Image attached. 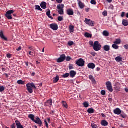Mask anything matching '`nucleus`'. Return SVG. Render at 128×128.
<instances>
[{"instance_id": "1", "label": "nucleus", "mask_w": 128, "mask_h": 128, "mask_svg": "<svg viewBox=\"0 0 128 128\" xmlns=\"http://www.w3.org/2000/svg\"><path fill=\"white\" fill-rule=\"evenodd\" d=\"M26 88H27V90L29 92V94H32L34 92V89L36 90V85L34 84H26Z\"/></svg>"}, {"instance_id": "2", "label": "nucleus", "mask_w": 128, "mask_h": 128, "mask_svg": "<svg viewBox=\"0 0 128 128\" xmlns=\"http://www.w3.org/2000/svg\"><path fill=\"white\" fill-rule=\"evenodd\" d=\"M94 50L96 52H98L99 50H102V45L100 44V42H98L96 41L94 42Z\"/></svg>"}, {"instance_id": "3", "label": "nucleus", "mask_w": 128, "mask_h": 128, "mask_svg": "<svg viewBox=\"0 0 128 128\" xmlns=\"http://www.w3.org/2000/svg\"><path fill=\"white\" fill-rule=\"evenodd\" d=\"M57 8L58 10V12L60 14L61 16L64 14V4H58L57 6Z\"/></svg>"}, {"instance_id": "4", "label": "nucleus", "mask_w": 128, "mask_h": 128, "mask_svg": "<svg viewBox=\"0 0 128 128\" xmlns=\"http://www.w3.org/2000/svg\"><path fill=\"white\" fill-rule=\"evenodd\" d=\"M86 63V62L82 58H80L76 62V64L78 66H84V64Z\"/></svg>"}, {"instance_id": "5", "label": "nucleus", "mask_w": 128, "mask_h": 128, "mask_svg": "<svg viewBox=\"0 0 128 128\" xmlns=\"http://www.w3.org/2000/svg\"><path fill=\"white\" fill-rule=\"evenodd\" d=\"M106 86L107 90L110 92H114V89H112V84L110 82H106Z\"/></svg>"}, {"instance_id": "6", "label": "nucleus", "mask_w": 128, "mask_h": 128, "mask_svg": "<svg viewBox=\"0 0 128 128\" xmlns=\"http://www.w3.org/2000/svg\"><path fill=\"white\" fill-rule=\"evenodd\" d=\"M84 22L86 24H88V26H94L96 24L94 21L88 18L85 19Z\"/></svg>"}, {"instance_id": "7", "label": "nucleus", "mask_w": 128, "mask_h": 128, "mask_svg": "<svg viewBox=\"0 0 128 128\" xmlns=\"http://www.w3.org/2000/svg\"><path fill=\"white\" fill-rule=\"evenodd\" d=\"M14 13V11L12 10H9L6 12V16L8 20H12V14Z\"/></svg>"}, {"instance_id": "8", "label": "nucleus", "mask_w": 128, "mask_h": 128, "mask_svg": "<svg viewBox=\"0 0 128 128\" xmlns=\"http://www.w3.org/2000/svg\"><path fill=\"white\" fill-rule=\"evenodd\" d=\"M66 54H62L60 56V58L57 60V62H64V60H66Z\"/></svg>"}, {"instance_id": "9", "label": "nucleus", "mask_w": 128, "mask_h": 128, "mask_svg": "<svg viewBox=\"0 0 128 128\" xmlns=\"http://www.w3.org/2000/svg\"><path fill=\"white\" fill-rule=\"evenodd\" d=\"M34 122H35V124H38L40 126H42V122L40 118L38 116L36 118V120L34 121Z\"/></svg>"}, {"instance_id": "10", "label": "nucleus", "mask_w": 128, "mask_h": 128, "mask_svg": "<svg viewBox=\"0 0 128 128\" xmlns=\"http://www.w3.org/2000/svg\"><path fill=\"white\" fill-rule=\"evenodd\" d=\"M50 28L53 30H58V26L56 24H50Z\"/></svg>"}, {"instance_id": "11", "label": "nucleus", "mask_w": 128, "mask_h": 128, "mask_svg": "<svg viewBox=\"0 0 128 128\" xmlns=\"http://www.w3.org/2000/svg\"><path fill=\"white\" fill-rule=\"evenodd\" d=\"M0 38L2 40H5V42H8V38L6 36H4V32L1 30L0 32Z\"/></svg>"}, {"instance_id": "12", "label": "nucleus", "mask_w": 128, "mask_h": 128, "mask_svg": "<svg viewBox=\"0 0 128 128\" xmlns=\"http://www.w3.org/2000/svg\"><path fill=\"white\" fill-rule=\"evenodd\" d=\"M66 12L68 16H74V10L72 8L68 9Z\"/></svg>"}, {"instance_id": "13", "label": "nucleus", "mask_w": 128, "mask_h": 128, "mask_svg": "<svg viewBox=\"0 0 128 128\" xmlns=\"http://www.w3.org/2000/svg\"><path fill=\"white\" fill-rule=\"evenodd\" d=\"M45 106H52V100H48L44 104Z\"/></svg>"}, {"instance_id": "14", "label": "nucleus", "mask_w": 128, "mask_h": 128, "mask_svg": "<svg viewBox=\"0 0 128 128\" xmlns=\"http://www.w3.org/2000/svg\"><path fill=\"white\" fill-rule=\"evenodd\" d=\"M114 112L115 114H118V116H120L122 114V110L119 108H116L114 110Z\"/></svg>"}, {"instance_id": "15", "label": "nucleus", "mask_w": 128, "mask_h": 128, "mask_svg": "<svg viewBox=\"0 0 128 128\" xmlns=\"http://www.w3.org/2000/svg\"><path fill=\"white\" fill-rule=\"evenodd\" d=\"M88 68L91 70H94L96 68V64L94 63H90L88 64Z\"/></svg>"}, {"instance_id": "16", "label": "nucleus", "mask_w": 128, "mask_h": 128, "mask_svg": "<svg viewBox=\"0 0 128 128\" xmlns=\"http://www.w3.org/2000/svg\"><path fill=\"white\" fill-rule=\"evenodd\" d=\"M69 74H70V78H74L76 76V72L74 70H71Z\"/></svg>"}, {"instance_id": "17", "label": "nucleus", "mask_w": 128, "mask_h": 128, "mask_svg": "<svg viewBox=\"0 0 128 128\" xmlns=\"http://www.w3.org/2000/svg\"><path fill=\"white\" fill-rule=\"evenodd\" d=\"M15 122L16 124L17 128H24V126H22V124H20V121L16 120Z\"/></svg>"}, {"instance_id": "18", "label": "nucleus", "mask_w": 128, "mask_h": 128, "mask_svg": "<svg viewBox=\"0 0 128 128\" xmlns=\"http://www.w3.org/2000/svg\"><path fill=\"white\" fill-rule=\"evenodd\" d=\"M103 49L105 52H110V46L108 45L104 46Z\"/></svg>"}, {"instance_id": "19", "label": "nucleus", "mask_w": 128, "mask_h": 128, "mask_svg": "<svg viewBox=\"0 0 128 128\" xmlns=\"http://www.w3.org/2000/svg\"><path fill=\"white\" fill-rule=\"evenodd\" d=\"M78 6L81 8V10H82V8H84V6H86V5H84V4L82 3V2L78 0Z\"/></svg>"}, {"instance_id": "20", "label": "nucleus", "mask_w": 128, "mask_h": 128, "mask_svg": "<svg viewBox=\"0 0 128 128\" xmlns=\"http://www.w3.org/2000/svg\"><path fill=\"white\" fill-rule=\"evenodd\" d=\"M46 2H43L40 4V6L43 10H46Z\"/></svg>"}, {"instance_id": "21", "label": "nucleus", "mask_w": 128, "mask_h": 128, "mask_svg": "<svg viewBox=\"0 0 128 128\" xmlns=\"http://www.w3.org/2000/svg\"><path fill=\"white\" fill-rule=\"evenodd\" d=\"M101 124L102 126H108V122L106 120H102Z\"/></svg>"}, {"instance_id": "22", "label": "nucleus", "mask_w": 128, "mask_h": 128, "mask_svg": "<svg viewBox=\"0 0 128 128\" xmlns=\"http://www.w3.org/2000/svg\"><path fill=\"white\" fill-rule=\"evenodd\" d=\"M84 36L88 38H92V34L86 32L84 34Z\"/></svg>"}, {"instance_id": "23", "label": "nucleus", "mask_w": 128, "mask_h": 128, "mask_svg": "<svg viewBox=\"0 0 128 128\" xmlns=\"http://www.w3.org/2000/svg\"><path fill=\"white\" fill-rule=\"evenodd\" d=\"M115 60H116L117 62H122V58L120 56H118L116 58Z\"/></svg>"}, {"instance_id": "24", "label": "nucleus", "mask_w": 128, "mask_h": 128, "mask_svg": "<svg viewBox=\"0 0 128 128\" xmlns=\"http://www.w3.org/2000/svg\"><path fill=\"white\" fill-rule=\"evenodd\" d=\"M48 11L46 13V16H48V18H51V20H54V18H52V16H50V9H48Z\"/></svg>"}, {"instance_id": "25", "label": "nucleus", "mask_w": 128, "mask_h": 128, "mask_svg": "<svg viewBox=\"0 0 128 128\" xmlns=\"http://www.w3.org/2000/svg\"><path fill=\"white\" fill-rule=\"evenodd\" d=\"M59 80H60V76H58V75H57L54 78V84H56V82H58Z\"/></svg>"}, {"instance_id": "26", "label": "nucleus", "mask_w": 128, "mask_h": 128, "mask_svg": "<svg viewBox=\"0 0 128 128\" xmlns=\"http://www.w3.org/2000/svg\"><path fill=\"white\" fill-rule=\"evenodd\" d=\"M28 118H30V120H32V122H34V115L32 114H30L28 116Z\"/></svg>"}, {"instance_id": "27", "label": "nucleus", "mask_w": 128, "mask_h": 128, "mask_svg": "<svg viewBox=\"0 0 128 128\" xmlns=\"http://www.w3.org/2000/svg\"><path fill=\"white\" fill-rule=\"evenodd\" d=\"M62 106H64V108H66V109L68 108V103H66L64 101H62Z\"/></svg>"}, {"instance_id": "28", "label": "nucleus", "mask_w": 128, "mask_h": 128, "mask_svg": "<svg viewBox=\"0 0 128 128\" xmlns=\"http://www.w3.org/2000/svg\"><path fill=\"white\" fill-rule=\"evenodd\" d=\"M122 24L124 26H128V22L127 20H122Z\"/></svg>"}, {"instance_id": "29", "label": "nucleus", "mask_w": 128, "mask_h": 128, "mask_svg": "<svg viewBox=\"0 0 128 128\" xmlns=\"http://www.w3.org/2000/svg\"><path fill=\"white\" fill-rule=\"evenodd\" d=\"M69 28H70V32H74V26H70Z\"/></svg>"}, {"instance_id": "30", "label": "nucleus", "mask_w": 128, "mask_h": 128, "mask_svg": "<svg viewBox=\"0 0 128 128\" xmlns=\"http://www.w3.org/2000/svg\"><path fill=\"white\" fill-rule=\"evenodd\" d=\"M17 84H22V85H24V84H26V82L23 81L22 80H19L17 82Z\"/></svg>"}, {"instance_id": "31", "label": "nucleus", "mask_w": 128, "mask_h": 128, "mask_svg": "<svg viewBox=\"0 0 128 128\" xmlns=\"http://www.w3.org/2000/svg\"><path fill=\"white\" fill-rule=\"evenodd\" d=\"M120 42H122V40L120 39H116L114 44H120Z\"/></svg>"}, {"instance_id": "32", "label": "nucleus", "mask_w": 128, "mask_h": 128, "mask_svg": "<svg viewBox=\"0 0 128 128\" xmlns=\"http://www.w3.org/2000/svg\"><path fill=\"white\" fill-rule=\"evenodd\" d=\"M103 35L104 36H110V32L106 30H104L103 32Z\"/></svg>"}, {"instance_id": "33", "label": "nucleus", "mask_w": 128, "mask_h": 128, "mask_svg": "<svg viewBox=\"0 0 128 128\" xmlns=\"http://www.w3.org/2000/svg\"><path fill=\"white\" fill-rule=\"evenodd\" d=\"M88 112L90 114H94V110L93 108H89L88 110Z\"/></svg>"}, {"instance_id": "34", "label": "nucleus", "mask_w": 128, "mask_h": 128, "mask_svg": "<svg viewBox=\"0 0 128 128\" xmlns=\"http://www.w3.org/2000/svg\"><path fill=\"white\" fill-rule=\"evenodd\" d=\"M112 48H114V50H118V48H120L116 44H113L112 46Z\"/></svg>"}, {"instance_id": "35", "label": "nucleus", "mask_w": 128, "mask_h": 128, "mask_svg": "<svg viewBox=\"0 0 128 128\" xmlns=\"http://www.w3.org/2000/svg\"><path fill=\"white\" fill-rule=\"evenodd\" d=\"M83 106H84V108H88L90 106V104L88 102H85L83 104Z\"/></svg>"}, {"instance_id": "36", "label": "nucleus", "mask_w": 128, "mask_h": 128, "mask_svg": "<svg viewBox=\"0 0 128 128\" xmlns=\"http://www.w3.org/2000/svg\"><path fill=\"white\" fill-rule=\"evenodd\" d=\"M6 88L4 86H0V92H4Z\"/></svg>"}, {"instance_id": "37", "label": "nucleus", "mask_w": 128, "mask_h": 128, "mask_svg": "<svg viewBox=\"0 0 128 128\" xmlns=\"http://www.w3.org/2000/svg\"><path fill=\"white\" fill-rule=\"evenodd\" d=\"M70 76V74L68 73H66V74H64L62 76V78H68V76Z\"/></svg>"}, {"instance_id": "38", "label": "nucleus", "mask_w": 128, "mask_h": 128, "mask_svg": "<svg viewBox=\"0 0 128 128\" xmlns=\"http://www.w3.org/2000/svg\"><path fill=\"white\" fill-rule=\"evenodd\" d=\"M120 116L122 118H126V114H120Z\"/></svg>"}, {"instance_id": "39", "label": "nucleus", "mask_w": 128, "mask_h": 128, "mask_svg": "<svg viewBox=\"0 0 128 128\" xmlns=\"http://www.w3.org/2000/svg\"><path fill=\"white\" fill-rule=\"evenodd\" d=\"M91 126L92 128H98V125L94 123H92Z\"/></svg>"}, {"instance_id": "40", "label": "nucleus", "mask_w": 128, "mask_h": 128, "mask_svg": "<svg viewBox=\"0 0 128 128\" xmlns=\"http://www.w3.org/2000/svg\"><path fill=\"white\" fill-rule=\"evenodd\" d=\"M74 42L72 41H70L68 42V46H74Z\"/></svg>"}, {"instance_id": "41", "label": "nucleus", "mask_w": 128, "mask_h": 128, "mask_svg": "<svg viewBox=\"0 0 128 128\" xmlns=\"http://www.w3.org/2000/svg\"><path fill=\"white\" fill-rule=\"evenodd\" d=\"M90 4H94V6H96V0H92L90 2Z\"/></svg>"}, {"instance_id": "42", "label": "nucleus", "mask_w": 128, "mask_h": 128, "mask_svg": "<svg viewBox=\"0 0 128 128\" xmlns=\"http://www.w3.org/2000/svg\"><path fill=\"white\" fill-rule=\"evenodd\" d=\"M58 22H62V20H64V18L61 16H58Z\"/></svg>"}, {"instance_id": "43", "label": "nucleus", "mask_w": 128, "mask_h": 128, "mask_svg": "<svg viewBox=\"0 0 128 128\" xmlns=\"http://www.w3.org/2000/svg\"><path fill=\"white\" fill-rule=\"evenodd\" d=\"M102 15L104 16H108V11H104L102 12Z\"/></svg>"}, {"instance_id": "44", "label": "nucleus", "mask_w": 128, "mask_h": 128, "mask_svg": "<svg viewBox=\"0 0 128 128\" xmlns=\"http://www.w3.org/2000/svg\"><path fill=\"white\" fill-rule=\"evenodd\" d=\"M74 64H70L69 65V70H74Z\"/></svg>"}, {"instance_id": "45", "label": "nucleus", "mask_w": 128, "mask_h": 128, "mask_svg": "<svg viewBox=\"0 0 128 128\" xmlns=\"http://www.w3.org/2000/svg\"><path fill=\"white\" fill-rule=\"evenodd\" d=\"M106 90H102L101 92V94H102V96H106Z\"/></svg>"}, {"instance_id": "46", "label": "nucleus", "mask_w": 128, "mask_h": 128, "mask_svg": "<svg viewBox=\"0 0 128 128\" xmlns=\"http://www.w3.org/2000/svg\"><path fill=\"white\" fill-rule=\"evenodd\" d=\"M66 58V62H70V60H72V58L70 57V56H67Z\"/></svg>"}, {"instance_id": "47", "label": "nucleus", "mask_w": 128, "mask_h": 128, "mask_svg": "<svg viewBox=\"0 0 128 128\" xmlns=\"http://www.w3.org/2000/svg\"><path fill=\"white\" fill-rule=\"evenodd\" d=\"M31 56H36V54L34 53V51L31 52Z\"/></svg>"}, {"instance_id": "48", "label": "nucleus", "mask_w": 128, "mask_h": 128, "mask_svg": "<svg viewBox=\"0 0 128 128\" xmlns=\"http://www.w3.org/2000/svg\"><path fill=\"white\" fill-rule=\"evenodd\" d=\"M63 0H56V2L58 4H62Z\"/></svg>"}, {"instance_id": "49", "label": "nucleus", "mask_w": 128, "mask_h": 128, "mask_svg": "<svg viewBox=\"0 0 128 128\" xmlns=\"http://www.w3.org/2000/svg\"><path fill=\"white\" fill-rule=\"evenodd\" d=\"M89 44H90V46H94V42H90Z\"/></svg>"}, {"instance_id": "50", "label": "nucleus", "mask_w": 128, "mask_h": 128, "mask_svg": "<svg viewBox=\"0 0 128 128\" xmlns=\"http://www.w3.org/2000/svg\"><path fill=\"white\" fill-rule=\"evenodd\" d=\"M6 56L8 58H12V54H6Z\"/></svg>"}, {"instance_id": "51", "label": "nucleus", "mask_w": 128, "mask_h": 128, "mask_svg": "<svg viewBox=\"0 0 128 128\" xmlns=\"http://www.w3.org/2000/svg\"><path fill=\"white\" fill-rule=\"evenodd\" d=\"M35 7L36 8V10H39L40 8V6H36Z\"/></svg>"}, {"instance_id": "52", "label": "nucleus", "mask_w": 128, "mask_h": 128, "mask_svg": "<svg viewBox=\"0 0 128 128\" xmlns=\"http://www.w3.org/2000/svg\"><path fill=\"white\" fill-rule=\"evenodd\" d=\"M45 124L47 128H48V122H46V120H44Z\"/></svg>"}, {"instance_id": "53", "label": "nucleus", "mask_w": 128, "mask_h": 128, "mask_svg": "<svg viewBox=\"0 0 128 128\" xmlns=\"http://www.w3.org/2000/svg\"><path fill=\"white\" fill-rule=\"evenodd\" d=\"M16 124H13L12 126H11V128H16Z\"/></svg>"}, {"instance_id": "54", "label": "nucleus", "mask_w": 128, "mask_h": 128, "mask_svg": "<svg viewBox=\"0 0 128 128\" xmlns=\"http://www.w3.org/2000/svg\"><path fill=\"white\" fill-rule=\"evenodd\" d=\"M89 78L90 80H94V76H92V75H90L89 76Z\"/></svg>"}, {"instance_id": "55", "label": "nucleus", "mask_w": 128, "mask_h": 128, "mask_svg": "<svg viewBox=\"0 0 128 128\" xmlns=\"http://www.w3.org/2000/svg\"><path fill=\"white\" fill-rule=\"evenodd\" d=\"M22 46H20L18 48L16 49L17 52H20V50H22Z\"/></svg>"}, {"instance_id": "56", "label": "nucleus", "mask_w": 128, "mask_h": 128, "mask_svg": "<svg viewBox=\"0 0 128 128\" xmlns=\"http://www.w3.org/2000/svg\"><path fill=\"white\" fill-rule=\"evenodd\" d=\"M110 10H114V7L113 6V5H110Z\"/></svg>"}, {"instance_id": "57", "label": "nucleus", "mask_w": 128, "mask_h": 128, "mask_svg": "<svg viewBox=\"0 0 128 128\" xmlns=\"http://www.w3.org/2000/svg\"><path fill=\"white\" fill-rule=\"evenodd\" d=\"M125 14H126V12H122V14H121L122 18H124Z\"/></svg>"}, {"instance_id": "58", "label": "nucleus", "mask_w": 128, "mask_h": 128, "mask_svg": "<svg viewBox=\"0 0 128 128\" xmlns=\"http://www.w3.org/2000/svg\"><path fill=\"white\" fill-rule=\"evenodd\" d=\"M124 48L125 50H128V44L124 45Z\"/></svg>"}, {"instance_id": "59", "label": "nucleus", "mask_w": 128, "mask_h": 128, "mask_svg": "<svg viewBox=\"0 0 128 128\" xmlns=\"http://www.w3.org/2000/svg\"><path fill=\"white\" fill-rule=\"evenodd\" d=\"M54 112H55L54 110H52L50 112V114H52V116H54Z\"/></svg>"}, {"instance_id": "60", "label": "nucleus", "mask_w": 128, "mask_h": 128, "mask_svg": "<svg viewBox=\"0 0 128 128\" xmlns=\"http://www.w3.org/2000/svg\"><path fill=\"white\" fill-rule=\"evenodd\" d=\"M106 2H108L109 4H112V0H106Z\"/></svg>"}, {"instance_id": "61", "label": "nucleus", "mask_w": 128, "mask_h": 128, "mask_svg": "<svg viewBox=\"0 0 128 128\" xmlns=\"http://www.w3.org/2000/svg\"><path fill=\"white\" fill-rule=\"evenodd\" d=\"M90 8H86V12H90Z\"/></svg>"}, {"instance_id": "62", "label": "nucleus", "mask_w": 128, "mask_h": 128, "mask_svg": "<svg viewBox=\"0 0 128 128\" xmlns=\"http://www.w3.org/2000/svg\"><path fill=\"white\" fill-rule=\"evenodd\" d=\"M96 72H100V68H96Z\"/></svg>"}, {"instance_id": "63", "label": "nucleus", "mask_w": 128, "mask_h": 128, "mask_svg": "<svg viewBox=\"0 0 128 128\" xmlns=\"http://www.w3.org/2000/svg\"><path fill=\"white\" fill-rule=\"evenodd\" d=\"M101 116L102 118H106V115L104 114H101Z\"/></svg>"}, {"instance_id": "64", "label": "nucleus", "mask_w": 128, "mask_h": 128, "mask_svg": "<svg viewBox=\"0 0 128 128\" xmlns=\"http://www.w3.org/2000/svg\"><path fill=\"white\" fill-rule=\"evenodd\" d=\"M4 74V76H6V78H8L10 76H8V74Z\"/></svg>"}]
</instances>
